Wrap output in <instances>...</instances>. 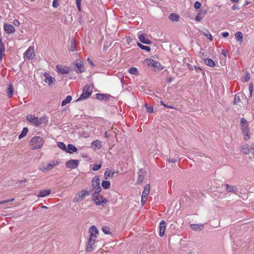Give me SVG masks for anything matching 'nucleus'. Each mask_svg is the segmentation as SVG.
<instances>
[{"instance_id": "nucleus-1", "label": "nucleus", "mask_w": 254, "mask_h": 254, "mask_svg": "<svg viewBox=\"0 0 254 254\" xmlns=\"http://www.w3.org/2000/svg\"><path fill=\"white\" fill-rule=\"evenodd\" d=\"M93 87V85H85L83 88L82 93L76 101L78 102L88 98L92 93Z\"/></svg>"}, {"instance_id": "nucleus-2", "label": "nucleus", "mask_w": 254, "mask_h": 254, "mask_svg": "<svg viewBox=\"0 0 254 254\" xmlns=\"http://www.w3.org/2000/svg\"><path fill=\"white\" fill-rule=\"evenodd\" d=\"M43 142L44 140L42 137L36 136L31 139L30 145L31 146L32 149L36 150L40 148L42 146Z\"/></svg>"}, {"instance_id": "nucleus-3", "label": "nucleus", "mask_w": 254, "mask_h": 254, "mask_svg": "<svg viewBox=\"0 0 254 254\" xmlns=\"http://www.w3.org/2000/svg\"><path fill=\"white\" fill-rule=\"evenodd\" d=\"M240 126L242 132L246 135L245 139L248 140L250 137L251 133L249 128V125L247 121L244 118L241 119Z\"/></svg>"}, {"instance_id": "nucleus-4", "label": "nucleus", "mask_w": 254, "mask_h": 254, "mask_svg": "<svg viewBox=\"0 0 254 254\" xmlns=\"http://www.w3.org/2000/svg\"><path fill=\"white\" fill-rule=\"evenodd\" d=\"M145 61L147 65L153 66L155 70L160 71L163 69V66L158 61L151 59H146Z\"/></svg>"}, {"instance_id": "nucleus-5", "label": "nucleus", "mask_w": 254, "mask_h": 254, "mask_svg": "<svg viewBox=\"0 0 254 254\" xmlns=\"http://www.w3.org/2000/svg\"><path fill=\"white\" fill-rule=\"evenodd\" d=\"M26 119L28 122L33 123L35 126H38L43 121V119L42 118L39 119L37 117H35L31 115H28L26 116Z\"/></svg>"}, {"instance_id": "nucleus-6", "label": "nucleus", "mask_w": 254, "mask_h": 254, "mask_svg": "<svg viewBox=\"0 0 254 254\" xmlns=\"http://www.w3.org/2000/svg\"><path fill=\"white\" fill-rule=\"evenodd\" d=\"M79 164L78 160H70L65 163V166L67 168L75 169L76 168Z\"/></svg>"}, {"instance_id": "nucleus-7", "label": "nucleus", "mask_w": 254, "mask_h": 254, "mask_svg": "<svg viewBox=\"0 0 254 254\" xmlns=\"http://www.w3.org/2000/svg\"><path fill=\"white\" fill-rule=\"evenodd\" d=\"M98 233L99 231L95 226L93 225L89 228V233L90 235L89 238H90V242L91 241L92 238H96V235L98 234Z\"/></svg>"}, {"instance_id": "nucleus-8", "label": "nucleus", "mask_w": 254, "mask_h": 254, "mask_svg": "<svg viewBox=\"0 0 254 254\" xmlns=\"http://www.w3.org/2000/svg\"><path fill=\"white\" fill-rule=\"evenodd\" d=\"M85 198L83 192L82 190L78 191L74 196L73 199V202L74 203H77L82 201Z\"/></svg>"}, {"instance_id": "nucleus-9", "label": "nucleus", "mask_w": 254, "mask_h": 254, "mask_svg": "<svg viewBox=\"0 0 254 254\" xmlns=\"http://www.w3.org/2000/svg\"><path fill=\"white\" fill-rule=\"evenodd\" d=\"M96 242V238H92L91 241L90 242V238L88 239L87 244H86V247L85 248V251L86 252H91L93 251L94 248L93 247V245L95 244Z\"/></svg>"}, {"instance_id": "nucleus-10", "label": "nucleus", "mask_w": 254, "mask_h": 254, "mask_svg": "<svg viewBox=\"0 0 254 254\" xmlns=\"http://www.w3.org/2000/svg\"><path fill=\"white\" fill-rule=\"evenodd\" d=\"M3 28L4 31L7 34L13 33L15 31V28L13 25L7 23L4 24Z\"/></svg>"}, {"instance_id": "nucleus-11", "label": "nucleus", "mask_w": 254, "mask_h": 254, "mask_svg": "<svg viewBox=\"0 0 254 254\" xmlns=\"http://www.w3.org/2000/svg\"><path fill=\"white\" fill-rule=\"evenodd\" d=\"M25 56L29 60H31L34 56V51L33 48L29 47L24 53Z\"/></svg>"}, {"instance_id": "nucleus-12", "label": "nucleus", "mask_w": 254, "mask_h": 254, "mask_svg": "<svg viewBox=\"0 0 254 254\" xmlns=\"http://www.w3.org/2000/svg\"><path fill=\"white\" fill-rule=\"evenodd\" d=\"M43 76L45 77L44 81L48 83L49 86H51L55 81V79L47 73H44Z\"/></svg>"}, {"instance_id": "nucleus-13", "label": "nucleus", "mask_w": 254, "mask_h": 254, "mask_svg": "<svg viewBox=\"0 0 254 254\" xmlns=\"http://www.w3.org/2000/svg\"><path fill=\"white\" fill-rule=\"evenodd\" d=\"M74 63H75V64L76 65V67L78 68V69L76 71V72L77 73H81L84 71V67L83 64L81 61L76 60L74 62Z\"/></svg>"}, {"instance_id": "nucleus-14", "label": "nucleus", "mask_w": 254, "mask_h": 254, "mask_svg": "<svg viewBox=\"0 0 254 254\" xmlns=\"http://www.w3.org/2000/svg\"><path fill=\"white\" fill-rule=\"evenodd\" d=\"M166 229V223L164 220H162L159 226V236L163 237Z\"/></svg>"}, {"instance_id": "nucleus-15", "label": "nucleus", "mask_w": 254, "mask_h": 254, "mask_svg": "<svg viewBox=\"0 0 254 254\" xmlns=\"http://www.w3.org/2000/svg\"><path fill=\"white\" fill-rule=\"evenodd\" d=\"M57 71L61 74H67L69 73V70L67 67H63L62 66L57 65L56 66Z\"/></svg>"}, {"instance_id": "nucleus-16", "label": "nucleus", "mask_w": 254, "mask_h": 254, "mask_svg": "<svg viewBox=\"0 0 254 254\" xmlns=\"http://www.w3.org/2000/svg\"><path fill=\"white\" fill-rule=\"evenodd\" d=\"M111 96L107 94L97 93L96 97L99 100H107L110 99Z\"/></svg>"}, {"instance_id": "nucleus-17", "label": "nucleus", "mask_w": 254, "mask_h": 254, "mask_svg": "<svg viewBox=\"0 0 254 254\" xmlns=\"http://www.w3.org/2000/svg\"><path fill=\"white\" fill-rule=\"evenodd\" d=\"M100 178L99 176L94 177L92 180V189L100 186Z\"/></svg>"}, {"instance_id": "nucleus-18", "label": "nucleus", "mask_w": 254, "mask_h": 254, "mask_svg": "<svg viewBox=\"0 0 254 254\" xmlns=\"http://www.w3.org/2000/svg\"><path fill=\"white\" fill-rule=\"evenodd\" d=\"M138 38H139L140 41L143 44H145L146 45H150L152 43L151 41H150L149 39H146L145 38V34H144L140 35L138 37Z\"/></svg>"}, {"instance_id": "nucleus-19", "label": "nucleus", "mask_w": 254, "mask_h": 254, "mask_svg": "<svg viewBox=\"0 0 254 254\" xmlns=\"http://www.w3.org/2000/svg\"><path fill=\"white\" fill-rule=\"evenodd\" d=\"M6 92L7 94L8 98H11L14 93V88L12 84H9L8 85V87L7 89Z\"/></svg>"}, {"instance_id": "nucleus-20", "label": "nucleus", "mask_w": 254, "mask_h": 254, "mask_svg": "<svg viewBox=\"0 0 254 254\" xmlns=\"http://www.w3.org/2000/svg\"><path fill=\"white\" fill-rule=\"evenodd\" d=\"M77 151V148L73 144H69L67 145L66 152L69 153H73L76 152Z\"/></svg>"}, {"instance_id": "nucleus-21", "label": "nucleus", "mask_w": 254, "mask_h": 254, "mask_svg": "<svg viewBox=\"0 0 254 254\" xmlns=\"http://www.w3.org/2000/svg\"><path fill=\"white\" fill-rule=\"evenodd\" d=\"M225 187L228 192H233L234 193H236L238 192V189L235 187L229 185L228 184H226Z\"/></svg>"}, {"instance_id": "nucleus-22", "label": "nucleus", "mask_w": 254, "mask_h": 254, "mask_svg": "<svg viewBox=\"0 0 254 254\" xmlns=\"http://www.w3.org/2000/svg\"><path fill=\"white\" fill-rule=\"evenodd\" d=\"M150 191V185L147 184L144 188L142 196L144 198H147Z\"/></svg>"}, {"instance_id": "nucleus-23", "label": "nucleus", "mask_w": 254, "mask_h": 254, "mask_svg": "<svg viewBox=\"0 0 254 254\" xmlns=\"http://www.w3.org/2000/svg\"><path fill=\"white\" fill-rule=\"evenodd\" d=\"M59 162L58 161H56L55 162L51 161V162H50L47 165V171L52 170L55 166H57L58 165H59Z\"/></svg>"}, {"instance_id": "nucleus-24", "label": "nucleus", "mask_w": 254, "mask_h": 254, "mask_svg": "<svg viewBox=\"0 0 254 254\" xmlns=\"http://www.w3.org/2000/svg\"><path fill=\"white\" fill-rule=\"evenodd\" d=\"M51 192V190L50 189L41 190L39 192V193L38 196L40 197H45V196H47L49 194H50Z\"/></svg>"}, {"instance_id": "nucleus-25", "label": "nucleus", "mask_w": 254, "mask_h": 254, "mask_svg": "<svg viewBox=\"0 0 254 254\" xmlns=\"http://www.w3.org/2000/svg\"><path fill=\"white\" fill-rule=\"evenodd\" d=\"M169 18L173 21H178L179 20V15L175 13H171L169 15Z\"/></svg>"}, {"instance_id": "nucleus-26", "label": "nucleus", "mask_w": 254, "mask_h": 254, "mask_svg": "<svg viewBox=\"0 0 254 254\" xmlns=\"http://www.w3.org/2000/svg\"><path fill=\"white\" fill-rule=\"evenodd\" d=\"M190 227L191 229L194 231L201 230L203 228V225L192 224L190 225Z\"/></svg>"}, {"instance_id": "nucleus-27", "label": "nucleus", "mask_w": 254, "mask_h": 254, "mask_svg": "<svg viewBox=\"0 0 254 254\" xmlns=\"http://www.w3.org/2000/svg\"><path fill=\"white\" fill-rule=\"evenodd\" d=\"M204 63L205 64L210 67H213L215 65V62L210 59L206 58L204 59Z\"/></svg>"}, {"instance_id": "nucleus-28", "label": "nucleus", "mask_w": 254, "mask_h": 254, "mask_svg": "<svg viewBox=\"0 0 254 254\" xmlns=\"http://www.w3.org/2000/svg\"><path fill=\"white\" fill-rule=\"evenodd\" d=\"M138 178L137 180L138 183H141L144 180V176H143V172L142 169H139V171L138 172Z\"/></svg>"}, {"instance_id": "nucleus-29", "label": "nucleus", "mask_w": 254, "mask_h": 254, "mask_svg": "<svg viewBox=\"0 0 254 254\" xmlns=\"http://www.w3.org/2000/svg\"><path fill=\"white\" fill-rule=\"evenodd\" d=\"M28 131V128L27 127H24L21 132V133L19 135L18 138L19 139H21L22 138L25 136Z\"/></svg>"}, {"instance_id": "nucleus-30", "label": "nucleus", "mask_w": 254, "mask_h": 254, "mask_svg": "<svg viewBox=\"0 0 254 254\" xmlns=\"http://www.w3.org/2000/svg\"><path fill=\"white\" fill-rule=\"evenodd\" d=\"M100 197V193L98 192H94L92 194V200L96 204V202L99 200V197Z\"/></svg>"}, {"instance_id": "nucleus-31", "label": "nucleus", "mask_w": 254, "mask_h": 254, "mask_svg": "<svg viewBox=\"0 0 254 254\" xmlns=\"http://www.w3.org/2000/svg\"><path fill=\"white\" fill-rule=\"evenodd\" d=\"M137 45L138 47H139L141 50H143L146 51V52L150 51V48L149 46H144L141 43L139 42H137Z\"/></svg>"}, {"instance_id": "nucleus-32", "label": "nucleus", "mask_w": 254, "mask_h": 254, "mask_svg": "<svg viewBox=\"0 0 254 254\" xmlns=\"http://www.w3.org/2000/svg\"><path fill=\"white\" fill-rule=\"evenodd\" d=\"M76 50V43L74 39H72L70 42L69 51L74 52Z\"/></svg>"}, {"instance_id": "nucleus-33", "label": "nucleus", "mask_w": 254, "mask_h": 254, "mask_svg": "<svg viewBox=\"0 0 254 254\" xmlns=\"http://www.w3.org/2000/svg\"><path fill=\"white\" fill-rule=\"evenodd\" d=\"M81 190L83 192L85 197L91 194L92 192V190L90 188H89L88 189L86 188V189L82 190Z\"/></svg>"}, {"instance_id": "nucleus-34", "label": "nucleus", "mask_w": 254, "mask_h": 254, "mask_svg": "<svg viewBox=\"0 0 254 254\" xmlns=\"http://www.w3.org/2000/svg\"><path fill=\"white\" fill-rule=\"evenodd\" d=\"M243 37V35L241 32H238L235 34V38L237 41L242 42Z\"/></svg>"}, {"instance_id": "nucleus-35", "label": "nucleus", "mask_w": 254, "mask_h": 254, "mask_svg": "<svg viewBox=\"0 0 254 254\" xmlns=\"http://www.w3.org/2000/svg\"><path fill=\"white\" fill-rule=\"evenodd\" d=\"M47 164H46L45 163H42L39 167V170L42 171V172H47Z\"/></svg>"}, {"instance_id": "nucleus-36", "label": "nucleus", "mask_w": 254, "mask_h": 254, "mask_svg": "<svg viewBox=\"0 0 254 254\" xmlns=\"http://www.w3.org/2000/svg\"><path fill=\"white\" fill-rule=\"evenodd\" d=\"M128 72L130 74L137 75L139 74V72L136 67H132L128 69Z\"/></svg>"}, {"instance_id": "nucleus-37", "label": "nucleus", "mask_w": 254, "mask_h": 254, "mask_svg": "<svg viewBox=\"0 0 254 254\" xmlns=\"http://www.w3.org/2000/svg\"><path fill=\"white\" fill-rule=\"evenodd\" d=\"M114 174V172L112 170H107L104 173V176L106 179L109 177H112Z\"/></svg>"}, {"instance_id": "nucleus-38", "label": "nucleus", "mask_w": 254, "mask_h": 254, "mask_svg": "<svg viewBox=\"0 0 254 254\" xmlns=\"http://www.w3.org/2000/svg\"><path fill=\"white\" fill-rule=\"evenodd\" d=\"M102 187L104 189H108L110 188L111 184L110 182L108 181H103L102 183Z\"/></svg>"}, {"instance_id": "nucleus-39", "label": "nucleus", "mask_w": 254, "mask_h": 254, "mask_svg": "<svg viewBox=\"0 0 254 254\" xmlns=\"http://www.w3.org/2000/svg\"><path fill=\"white\" fill-rule=\"evenodd\" d=\"M102 200L100 201L99 200L98 201H97L96 202V205L97 206H99L102 204L106 203L108 202V200L107 198H104L102 196H101Z\"/></svg>"}, {"instance_id": "nucleus-40", "label": "nucleus", "mask_w": 254, "mask_h": 254, "mask_svg": "<svg viewBox=\"0 0 254 254\" xmlns=\"http://www.w3.org/2000/svg\"><path fill=\"white\" fill-rule=\"evenodd\" d=\"M71 99H72V97H71V96H67L66 97L65 99L62 101L61 105L62 106H65L67 103H70V102L71 101Z\"/></svg>"}, {"instance_id": "nucleus-41", "label": "nucleus", "mask_w": 254, "mask_h": 254, "mask_svg": "<svg viewBox=\"0 0 254 254\" xmlns=\"http://www.w3.org/2000/svg\"><path fill=\"white\" fill-rule=\"evenodd\" d=\"M5 52V47L4 44H0V61H1L3 53Z\"/></svg>"}, {"instance_id": "nucleus-42", "label": "nucleus", "mask_w": 254, "mask_h": 254, "mask_svg": "<svg viewBox=\"0 0 254 254\" xmlns=\"http://www.w3.org/2000/svg\"><path fill=\"white\" fill-rule=\"evenodd\" d=\"M241 151H242L245 154H249L250 150L248 145L247 144H246L243 146L241 148Z\"/></svg>"}, {"instance_id": "nucleus-43", "label": "nucleus", "mask_w": 254, "mask_h": 254, "mask_svg": "<svg viewBox=\"0 0 254 254\" xmlns=\"http://www.w3.org/2000/svg\"><path fill=\"white\" fill-rule=\"evenodd\" d=\"M58 146L60 148L66 152L67 148L64 143L62 142H59L58 143Z\"/></svg>"}, {"instance_id": "nucleus-44", "label": "nucleus", "mask_w": 254, "mask_h": 254, "mask_svg": "<svg viewBox=\"0 0 254 254\" xmlns=\"http://www.w3.org/2000/svg\"><path fill=\"white\" fill-rule=\"evenodd\" d=\"M202 34L205 36L207 37L211 41L212 40V35L210 34L208 30H205V31L202 32Z\"/></svg>"}, {"instance_id": "nucleus-45", "label": "nucleus", "mask_w": 254, "mask_h": 254, "mask_svg": "<svg viewBox=\"0 0 254 254\" xmlns=\"http://www.w3.org/2000/svg\"><path fill=\"white\" fill-rule=\"evenodd\" d=\"M103 232L106 234H111L110 229L108 226H104L102 227Z\"/></svg>"}, {"instance_id": "nucleus-46", "label": "nucleus", "mask_w": 254, "mask_h": 254, "mask_svg": "<svg viewBox=\"0 0 254 254\" xmlns=\"http://www.w3.org/2000/svg\"><path fill=\"white\" fill-rule=\"evenodd\" d=\"M146 107V111L147 112L152 113L153 112V108L152 106H148L147 104H145Z\"/></svg>"}, {"instance_id": "nucleus-47", "label": "nucleus", "mask_w": 254, "mask_h": 254, "mask_svg": "<svg viewBox=\"0 0 254 254\" xmlns=\"http://www.w3.org/2000/svg\"><path fill=\"white\" fill-rule=\"evenodd\" d=\"M92 145H95L96 147L98 148H100L101 146V141H99V140H96L93 142Z\"/></svg>"}, {"instance_id": "nucleus-48", "label": "nucleus", "mask_w": 254, "mask_h": 254, "mask_svg": "<svg viewBox=\"0 0 254 254\" xmlns=\"http://www.w3.org/2000/svg\"><path fill=\"white\" fill-rule=\"evenodd\" d=\"M102 166V164H95L93 166L92 169L94 171H96L100 169Z\"/></svg>"}, {"instance_id": "nucleus-49", "label": "nucleus", "mask_w": 254, "mask_h": 254, "mask_svg": "<svg viewBox=\"0 0 254 254\" xmlns=\"http://www.w3.org/2000/svg\"><path fill=\"white\" fill-rule=\"evenodd\" d=\"M76 0V4L78 10L80 11H81V0Z\"/></svg>"}, {"instance_id": "nucleus-50", "label": "nucleus", "mask_w": 254, "mask_h": 254, "mask_svg": "<svg viewBox=\"0 0 254 254\" xmlns=\"http://www.w3.org/2000/svg\"><path fill=\"white\" fill-rule=\"evenodd\" d=\"M14 200V198H11V199H6V200H4L0 201V204H4V203H8L9 202H12Z\"/></svg>"}, {"instance_id": "nucleus-51", "label": "nucleus", "mask_w": 254, "mask_h": 254, "mask_svg": "<svg viewBox=\"0 0 254 254\" xmlns=\"http://www.w3.org/2000/svg\"><path fill=\"white\" fill-rule=\"evenodd\" d=\"M253 88H254L253 84L252 83H251L249 85V91H250L251 97L252 96V94H253Z\"/></svg>"}, {"instance_id": "nucleus-52", "label": "nucleus", "mask_w": 254, "mask_h": 254, "mask_svg": "<svg viewBox=\"0 0 254 254\" xmlns=\"http://www.w3.org/2000/svg\"><path fill=\"white\" fill-rule=\"evenodd\" d=\"M201 3L199 1H196L194 2V7L196 9H199L201 7Z\"/></svg>"}, {"instance_id": "nucleus-53", "label": "nucleus", "mask_w": 254, "mask_h": 254, "mask_svg": "<svg viewBox=\"0 0 254 254\" xmlns=\"http://www.w3.org/2000/svg\"><path fill=\"white\" fill-rule=\"evenodd\" d=\"M92 191L93 190H94V192H98L99 193H100V192L102 190V188L101 187V186H99L98 187H95L93 189H92Z\"/></svg>"}, {"instance_id": "nucleus-54", "label": "nucleus", "mask_w": 254, "mask_h": 254, "mask_svg": "<svg viewBox=\"0 0 254 254\" xmlns=\"http://www.w3.org/2000/svg\"><path fill=\"white\" fill-rule=\"evenodd\" d=\"M52 5L54 7L57 8L59 6L58 0H54L53 1Z\"/></svg>"}, {"instance_id": "nucleus-55", "label": "nucleus", "mask_w": 254, "mask_h": 254, "mask_svg": "<svg viewBox=\"0 0 254 254\" xmlns=\"http://www.w3.org/2000/svg\"><path fill=\"white\" fill-rule=\"evenodd\" d=\"M198 13L200 15H201V16H202V17H204V15L207 13V11L206 10H202V9H201L199 10V12Z\"/></svg>"}, {"instance_id": "nucleus-56", "label": "nucleus", "mask_w": 254, "mask_h": 254, "mask_svg": "<svg viewBox=\"0 0 254 254\" xmlns=\"http://www.w3.org/2000/svg\"><path fill=\"white\" fill-rule=\"evenodd\" d=\"M203 17H202V16L198 13V14L196 16L195 19L197 21H199L202 19Z\"/></svg>"}, {"instance_id": "nucleus-57", "label": "nucleus", "mask_w": 254, "mask_h": 254, "mask_svg": "<svg viewBox=\"0 0 254 254\" xmlns=\"http://www.w3.org/2000/svg\"><path fill=\"white\" fill-rule=\"evenodd\" d=\"M178 158V157H177V158H172V159H169L168 161L170 163H176L177 162Z\"/></svg>"}, {"instance_id": "nucleus-58", "label": "nucleus", "mask_w": 254, "mask_h": 254, "mask_svg": "<svg viewBox=\"0 0 254 254\" xmlns=\"http://www.w3.org/2000/svg\"><path fill=\"white\" fill-rule=\"evenodd\" d=\"M250 79V73H247L244 78V80L246 82H248Z\"/></svg>"}, {"instance_id": "nucleus-59", "label": "nucleus", "mask_w": 254, "mask_h": 254, "mask_svg": "<svg viewBox=\"0 0 254 254\" xmlns=\"http://www.w3.org/2000/svg\"><path fill=\"white\" fill-rule=\"evenodd\" d=\"M194 68L195 70L196 71H197L198 70H200L202 71V74H204V71L199 67H197L196 66H194Z\"/></svg>"}, {"instance_id": "nucleus-60", "label": "nucleus", "mask_w": 254, "mask_h": 254, "mask_svg": "<svg viewBox=\"0 0 254 254\" xmlns=\"http://www.w3.org/2000/svg\"><path fill=\"white\" fill-rule=\"evenodd\" d=\"M147 198H144L142 196H141V205L142 206H143L145 204V203L147 200Z\"/></svg>"}, {"instance_id": "nucleus-61", "label": "nucleus", "mask_w": 254, "mask_h": 254, "mask_svg": "<svg viewBox=\"0 0 254 254\" xmlns=\"http://www.w3.org/2000/svg\"><path fill=\"white\" fill-rule=\"evenodd\" d=\"M13 24L16 26H19L20 25V22L18 20L15 19L13 21Z\"/></svg>"}, {"instance_id": "nucleus-62", "label": "nucleus", "mask_w": 254, "mask_h": 254, "mask_svg": "<svg viewBox=\"0 0 254 254\" xmlns=\"http://www.w3.org/2000/svg\"><path fill=\"white\" fill-rule=\"evenodd\" d=\"M221 34H222L223 37H228L229 36V33L228 32H225L222 33Z\"/></svg>"}, {"instance_id": "nucleus-63", "label": "nucleus", "mask_w": 254, "mask_h": 254, "mask_svg": "<svg viewBox=\"0 0 254 254\" xmlns=\"http://www.w3.org/2000/svg\"><path fill=\"white\" fill-rule=\"evenodd\" d=\"M87 61L88 62V63L91 65H92V66H94L95 65L94 64V63L92 62V61L89 59V58H88L87 59Z\"/></svg>"}, {"instance_id": "nucleus-64", "label": "nucleus", "mask_w": 254, "mask_h": 254, "mask_svg": "<svg viewBox=\"0 0 254 254\" xmlns=\"http://www.w3.org/2000/svg\"><path fill=\"white\" fill-rule=\"evenodd\" d=\"M228 52L227 51L224 50H222L221 54L225 57H226V53Z\"/></svg>"}]
</instances>
